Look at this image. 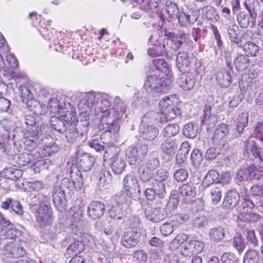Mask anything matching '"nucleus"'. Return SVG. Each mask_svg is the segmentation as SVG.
Instances as JSON below:
<instances>
[{
    "instance_id": "nucleus-1",
    "label": "nucleus",
    "mask_w": 263,
    "mask_h": 263,
    "mask_svg": "<svg viewBox=\"0 0 263 263\" xmlns=\"http://www.w3.org/2000/svg\"><path fill=\"white\" fill-rule=\"evenodd\" d=\"M171 85L172 81L168 77L155 73L147 77L143 88L147 93L157 96L167 91Z\"/></svg>"
},
{
    "instance_id": "nucleus-2",
    "label": "nucleus",
    "mask_w": 263,
    "mask_h": 263,
    "mask_svg": "<svg viewBox=\"0 0 263 263\" xmlns=\"http://www.w3.org/2000/svg\"><path fill=\"white\" fill-rule=\"evenodd\" d=\"M257 4V0H246L244 5L248 10V13L240 12L237 16V20L242 28H247L249 26L253 27L256 23V15L253 14L252 11L254 10V6Z\"/></svg>"
},
{
    "instance_id": "nucleus-3",
    "label": "nucleus",
    "mask_w": 263,
    "mask_h": 263,
    "mask_svg": "<svg viewBox=\"0 0 263 263\" xmlns=\"http://www.w3.org/2000/svg\"><path fill=\"white\" fill-rule=\"evenodd\" d=\"M174 97H166L163 98L159 102V107L162 117L166 121L171 120L178 115H181V111L175 104Z\"/></svg>"
},
{
    "instance_id": "nucleus-4",
    "label": "nucleus",
    "mask_w": 263,
    "mask_h": 263,
    "mask_svg": "<svg viewBox=\"0 0 263 263\" xmlns=\"http://www.w3.org/2000/svg\"><path fill=\"white\" fill-rule=\"evenodd\" d=\"M48 106L52 113L58 114L66 122L67 124L71 123L75 121L76 112L74 111V109L63 107L57 100H50L48 104Z\"/></svg>"
},
{
    "instance_id": "nucleus-5",
    "label": "nucleus",
    "mask_w": 263,
    "mask_h": 263,
    "mask_svg": "<svg viewBox=\"0 0 263 263\" xmlns=\"http://www.w3.org/2000/svg\"><path fill=\"white\" fill-rule=\"evenodd\" d=\"M148 152L146 144L138 143L129 146L126 151L127 160L130 165H135L138 159L144 157Z\"/></svg>"
},
{
    "instance_id": "nucleus-6",
    "label": "nucleus",
    "mask_w": 263,
    "mask_h": 263,
    "mask_svg": "<svg viewBox=\"0 0 263 263\" xmlns=\"http://www.w3.org/2000/svg\"><path fill=\"white\" fill-rule=\"evenodd\" d=\"M109 107L110 103L107 99L100 95H96L95 112L98 118H101L102 123L106 121L105 118L110 116Z\"/></svg>"
},
{
    "instance_id": "nucleus-7",
    "label": "nucleus",
    "mask_w": 263,
    "mask_h": 263,
    "mask_svg": "<svg viewBox=\"0 0 263 263\" xmlns=\"http://www.w3.org/2000/svg\"><path fill=\"white\" fill-rule=\"evenodd\" d=\"M148 117V115H146L142 119L140 132L143 140L152 141L158 135L159 130L157 127L146 123Z\"/></svg>"
},
{
    "instance_id": "nucleus-8",
    "label": "nucleus",
    "mask_w": 263,
    "mask_h": 263,
    "mask_svg": "<svg viewBox=\"0 0 263 263\" xmlns=\"http://www.w3.org/2000/svg\"><path fill=\"white\" fill-rule=\"evenodd\" d=\"M35 217L37 224L42 227L50 225L53 220L50 208L47 205L41 204Z\"/></svg>"
},
{
    "instance_id": "nucleus-9",
    "label": "nucleus",
    "mask_w": 263,
    "mask_h": 263,
    "mask_svg": "<svg viewBox=\"0 0 263 263\" xmlns=\"http://www.w3.org/2000/svg\"><path fill=\"white\" fill-rule=\"evenodd\" d=\"M17 233V231L13 227V224L4 218L0 213V236L4 239L13 240Z\"/></svg>"
},
{
    "instance_id": "nucleus-10",
    "label": "nucleus",
    "mask_w": 263,
    "mask_h": 263,
    "mask_svg": "<svg viewBox=\"0 0 263 263\" xmlns=\"http://www.w3.org/2000/svg\"><path fill=\"white\" fill-rule=\"evenodd\" d=\"M70 177L72 180V182L67 178H64L62 180L61 185L63 187L69 189L70 190H72L73 188L76 190H81L83 186V181L82 175L80 171L77 170L74 173L71 171Z\"/></svg>"
},
{
    "instance_id": "nucleus-11",
    "label": "nucleus",
    "mask_w": 263,
    "mask_h": 263,
    "mask_svg": "<svg viewBox=\"0 0 263 263\" xmlns=\"http://www.w3.org/2000/svg\"><path fill=\"white\" fill-rule=\"evenodd\" d=\"M104 123L101 122L99 124L98 127L100 130H104V136L109 134H113L114 137H117V134L120 129V126L118 121L119 120L115 119V117L112 118L111 117L105 118Z\"/></svg>"
},
{
    "instance_id": "nucleus-12",
    "label": "nucleus",
    "mask_w": 263,
    "mask_h": 263,
    "mask_svg": "<svg viewBox=\"0 0 263 263\" xmlns=\"http://www.w3.org/2000/svg\"><path fill=\"white\" fill-rule=\"evenodd\" d=\"M4 254L9 257H20L26 254V250L18 243L8 242L4 247Z\"/></svg>"
},
{
    "instance_id": "nucleus-13",
    "label": "nucleus",
    "mask_w": 263,
    "mask_h": 263,
    "mask_svg": "<svg viewBox=\"0 0 263 263\" xmlns=\"http://www.w3.org/2000/svg\"><path fill=\"white\" fill-rule=\"evenodd\" d=\"M140 240V233L136 229L129 228L124 234L121 242L126 248H131L137 245Z\"/></svg>"
},
{
    "instance_id": "nucleus-14",
    "label": "nucleus",
    "mask_w": 263,
    "mask_h": 263,
    "mask_svg": "<svg viewBox=\"0 0 263 263\" xmlns=\"http://www.w3.org/2000/svg\"><path fill=\"white\" fill-rule=\"evenodd\" d=\"M204 247L203 243L197 239H192L186 242L181 252L186 256L201 252Z\"/></svg>"
},
{
    "instance_id": "nucleus-15",
    "label": "nucleus",
    "mask_w": 263,
    "mask_h": 263,
    "mask_svg": "<svg viewBox=\"0 0 263 263\" xmlns=\"http://www.w3.org/2000/svg\"><path fill=\"white\" fill-rule=\"evenodd\" d=\"M96 100V95L92 92L87 93L79 102L78 108L82 111V113L86 114L90 111L93 107H95Z\"/></svg>"
},
{
    "instance_id": "nucleus-16",
    "label": "nucleus",
    "mask_w": 263,
    "mask_h": 263,
    "mask_svg": "<svg viewBox=\"0 0 263 263\" xmlns=\"http://www.w3.org/2000/svg\"><path fill=\"white\" fill-rule=\"evenodd\" d=\"M105 211L104 204L98 201H92L88 206V215L93 219H99Z\"/></svg>"
},
{
    "instance_id": "nucleus-17",
    "label": "nucleus",
    "mask_w": 263,
    "mask_h": 263,
    "mask_svg": "<svg viewBox=\"0 0 263 263\" xmlns=\"http://www.w3.org/2000/svg\"><path fill=\"white\" fill-rule=\"evenodd\" d=\"M52 198L53 204L57 209L61 212L65 210L66 200L64 191L61 188L54 189L52 194Z\"/></svg>"
},
{
    "instance_id": "nucleus-18",
    "label": "nucleus",
    "mask_w": 263,
    "mask_h": 263,
    "mask_svg": "<svg viewBox=\"0 0 263 263\" xmlns=\"http://www.w3.org/2000/svg\"><path fill=\"white\" fill-rule=\"evenodd\" d=\"M244 156L253 160L259 157L261 153L256 143L253 140H249L245 142Z\"/></svg>"
},
{
    "instance_id": "nucleus-19",
    "label": "nucleus",
    "mask_w": 263,
    "mask_h": 263,
    "mask_svg": "<svg viewBox=\"0 0 263 263\" xmlns=\"http://www.w3.org/2000/svg\"><path fill=\"white\" fill-rule=\"evenodd\" d=\"M168 212L164 213V209L155 208L152 211L146 210L145 214L146 218L154 222H159L164 219L168 215Z\"/></svg>"
},
{
    "instance_id": "nucleus-20",
    "label": "nucleus",
    "mask_w": 263,
    "mask_h": 263,
    "mask_svg": "<svg viewBox=\"0 0 263 263\" xmlns=\"http://www.w3.org/2000/svg\"><path fill=\"white\" fill-rule=\"evenodd\" d=\"M123 187L125 191L130 194L132 190L140 193V189L137 178L133 175H126L123 180Z\"/></svg>"
},
{
    "instance_id": "nucleus-21",
    "label": "nucleus",
    "mask_w": 263,
    "mask_h": 263,
    "mask_svg": "<svg viewBox=\"0 0 263 263\" xmlns=\"http://www.w3.org/2000/svg\"><path fill=\"white\" fill-rule=\"evenodd\" d=\"M190 62L189 60L188 53L185 51L179 52L176 58V66L182 73H184L189 70Z\"/></svg>"
},
{
    "instance_id": "nucleus-22",
    "label": "nucleus",
    "mask_w": 263,
    "mask_h": 263,
    "mask_svg": "<svg viewBox=\"0 0 263 263\" xmlns=\"http://www.w3.org/2000/svg\"><path fill=\"white\" fill-rule=\"evenodd\" d=\"M216 80L221 87H227L232 83L231 73L226 68H222L217 72Z\"/></svg>"
},
{
    "instance_id": "nucleus-23",
    "label": "nucleus",
    "mask_w": 263,
    "mask_h": 263,
    "mask_svg": "<svg viewBox=\"0 0 263 263\" xmlns=\"http://www.w3.org/2000/svg\"><path fill=\"white\" fill-rule=\"evenodd\" d=\"M209 187V197L211 201L213 204H217L220 202L222 197L223 185L219 183H216Z\"/></svg>"
},
{
    "instance_id": "nucleus-24",
    "label": "nucleus",
    "mask_w": 263,
    "mask_h": 263,
    "mask_svg": "<svg viewBox=\"0 0 263 263\" xmlns=\"http://www.w3.org/2000/svg\"><path fill=\"white\" fill-rule=\"evenodd\" d=\"M211 108L210 105H205L201 118L202 124L207 125L209 128L214 127L217 122V117L214 115L211 114Z\"/></svg>"
},
{
    "instance_id": "nucleus-25",
    "label": "nucleus",
    "mask_w": 263,
    "mask_h": 263,
    "mask_svg": "<svg viewBox=\"0 0 263 263\" xmlns=\"http://www.w3.org/2000/svg\"><path fill=\"white\" fill-rule=\"evenodd\" d=\"M95 162L94 156L90 155L88 153H85L82 155L78 163L79 167L82 171L87 172L90 170Z\"/></svg>"
},
{
    "instance_id": "nucleus-26",
    "label": "nucleus",
    "mask_w": 263,
    "mask_h": 263,
    "mask_svg": "<svg viewBox=\"0 0 263 263\" xmlns=\"http://www.w3.org/2000/svg\"><path fill=\"white\" fill-rule=\"evenodd\" d=\"M50 123L51 127L60 134L65 133L67 129V126L70 123L67 124L63 119H61L57 116H52L50 119Z\"/></svg>"
},
{
    "instance_id": "nucleus-27",
    "label": "nucleus",
    "mask_w": 263,
    "mask_h": 263,
    "mask_svg": "<svg viewBox=\"0 0 263 263\" xmlns=\"http://www.w3.org/2000/svg\"><path fill=\"white\" fill-rule=\"evenodd\" d=\"M239 198L240 196L236 191L229 190L224 197V206L228 209L233 208L237 204Z\"/></svg>"
},
{
    "instance_id": "nucleus-28",
    "label": "nucleus",
    "mask_w": 263,
    "mask_h": 263,
    "mask_svg": "<svg viewBox=\"0 0 263 263\" xmlns=\"http://www.w3.org/2000/svg\"><path fill=\"white\" fill-rule=\"evenodd\" d=\"M115 106L112 110L115 119L120 120L125 112L126 105L121 99L117 97L114 100Z\"/></svg>"
},
{
    "instance_id": "nucleus-29",
    "label": "nucleus",
    "mask_w": 263,
    "mask_h": 263,
    "mask_svg": "<svg viewBox=\"0 0 263 263\" xmlns=\"http://www.w3.org/2000/svg\"><path fill=\"white\" fill-rule=\"evenodd\" d=\"M179 201L180 196L178 192L176 190L172 191L170 196L169 200L166 205L165 212L171 213L174 211L177 208Z\"/></svg>"
},
{
    "instance_id": "nucleus-30",
    "label": "nucleus",
    "mask_w": 263,
    "mask_h": 263,
    "mask_svg": "<svg viewBox=\"0 0 263 263\" xmlns=\"http://www.w3.org/2000/svg\"><path fill=\"white\" fill-rule=\"evenodd\" d=\"M110 165L115 174H120L124 170L126 164L123 159L115 154L110 159Z\"/></svg>"
},
{
    "instance_id": "nucleus-31",
    "label": "nucleus",
    "mask_w": 263,
    "mask_h": 263,
    "mask_svg": "<svg viewBox=\"0 0 263 263\" xmlns=\"http://www.w3.org/2000/svg\"><path fill=\"white\" fill-rule=\"evenodd\" d=\"M228 34L231 41L238 46H242V36L240 31L236 25L230 26L228 28Z\"/></svg>"
},
{
    "instance_id": "nucleus-32",
    "label": "nucleus",
    "mask_w": 263,
    "mask_h": 263,
    "mask_svg": "<svg viewBox=\"0 0 263 263\" xmlns=\"http://www.w3.org/2000/svg\"><path fill=\"white\" fill-rule=\"evenodd\" d=\"M85 248V245L82 241L79 240L74 241L68 247L65 255H68V257L76 256L83 251Z\"/></svg>"
},
{
    "instance_id": "nucleus-33",
    "label": "nucleus",
    "mask_w": 263,
    "mask_h": 263,
    "mask_svg": "<svg viewBox=\"0 0 263 263\" xmlns=\"http://www.w3.org/2000/svg\"><path fill=\"white\" fill-rule=\"evenodd\" d=\"M219 174L215 170H210L206 174L202 182V186L204 187H209L213 184L219 183Z\"/></svg>"
},
{
    "instance_id": "nucleus-34",
    "label": "nucleus",
    "mask_w": 263,
    "mask_h": 263,
    "mask_svg": "<svg viewBox=\"0 0 263 263\" xmlns=\"http://www.w3.org/2000/svg\"><path fill=\"white\" fill-rule=\"evenodd\" d=\"M161 148L162 152L170 157L174 155L178 145L175 140L166 139L162 143Z\"/></svg>"
},
{
    "instance_id": "nucleus-35",
    "label": "nucleus",
    "mask_w": 263,
    "mask_h": 263,
    "mask_svg": "<svg viewBox=\"0 0 263 263\" xmlns=\"http://www.w3.org/2000/svg\"><path fill=\"white\" fill-rule=\"evenodd\" d=\"M229 130V126L227 124L222 123L218 125L213 135V142L219 143L227 136Z\"/></svg>"
},
{
    "instance_id": "nucleus-36",
    "label": "nucleus",
    "mask_w": 263,
    "mask_h": 263,
    "mask_svg": "<svg viewBox=\"0 0 263 263\" xmlns=\"http://www.w3.org/2000/svg\"><path fill=\"white\" fill-rule=\"evenodd\" d=\"M2 173L6 179L16 181L22 176L23 172L17 168L6 167Z\"/></svg>"
},
{
    "instance_id": "nucleus-37",
    "label": "nucleus",
    "mask_w": 263,
    "mask_h": 263,
    "mask_svg": "<svg viewBox=\"0 0 263 263\" xmlns=\"http://www.w3.org/2000/svg\"><path fill=\"white\" fill-rule=\"evenodd\" d=\"M234 65L237 70L242 71L250 65V59L247 55H238L234 60Z\"/></svg>"
},
{
    "instance_id": "nucleus-38",
    "label": "nucleus",
    "mask_w": 263,
    "mask_h": 263,
    "mask_svg": "<svg viewBox=\"0 0 263 263\" xmlns=\"http://www.w3.org/2000/svg\"><path fill=\"white\" fill-rule=\"evenodd\" d=\"M84 120L81 119L77 120V123L75 124V129L79 135L80 137H84L88 130L89 118L87 116H84ZM80 118H81V117H80Z\"/></svg>"
},
{
    "instance_id": "nucleus-39",
    "label": "nucleus",
    "mask_w": 263,
    "mask_h": 263,
    "mask_svg": "<svg viewBox=\"0 0 263 263\" xmlns=\"http://www.w3.org/2000/svg\"><path fill=\"white\" fill-rule=\"evenodd\" d=\"M179 23L181 26H187L194 23L197 17L194 15H190L184 12H179L176 15Z\"/></svg>"
},
{
    "instance_id": "nucleus-40",
    "label": "nucleus",
    "mask_w": 263,
    "mask_h": 263,
    "mask_svg": "<svg viewBox=\"0 0 263 263\" xmlns=\"http://www.w3.org/2000/svg\"><path fill=\"white\" fill-rule=\"evenodd\" d=\"M33 135L24 138V147L29 152L34 150L39 143L38 134H35V132H33Z\"/></svg>"
},
{
    "instance_id": "nucleus-41",
    "label": "nucleus",
    "mask_w": 263,
    "mask_h": 263,
    "mask_svg": "<svg viewBox=\"0 0 263 263\" xmlns=\"http://www.w3.org/2000/svg\"><path fill=\"white\" fill-rule=\"evenodd\" d=\"M183 134L189 138H194L198 134V125L190 122L184 125L182 129Z\"/></svg>"
},
{
    "instance_id": "nucleus-42",
    "label": "nucleus",
    "mask_w": 263,
    "mask_h": 263,
    "mask_svg": "<svg viewBox=\"0 0 263 263\" xmlns=\"http://www.w3.org/2000/svg\"><path fill=\"white\" fill-rule=\"evenodd\" d=\"M181 195L186 198L193 197L196 195V189L193 183L183 184L179 188Z\"/></svg>"
},
{
    "instance_id": "nucleus-43",
    "label": "nucleus",
    "mask_w": 263,
    "mask_h": 263,
    "mask_svg": "<svg viewBox=\"0 0 263 263\" xmlns=\"http://www.w3.org/2000/svg\"><path fill=\"white\" fill-rule=\"evenodd\" d=\"M112 183V177L108 170H104L100 172L99 185L107 189Z\"/></svg>"
},
{
    "instance_id": "nucleus-44",
    "label": "nucleus",
    "mask_w": 263,
    "mask_h": 263,
    "mask_svg": "<svg viewBox=\"0 0 263 263\" xmlns=\"http://www.w3.org/2000/svg\"><path fill=\"white\" fill-rule=\"evenodd\" d=\"M138 173L141 181L143 182L151 181L154 175V172L145 167L143 164L139 167Z\"/></svg>"
},
{
    "instance_id": "nucleus-45",
    "label": "nucleus",
    "mask_w": 263,
    "mask_h": 263,
    "mask_svg": "<svg viewBox=\"0 0 263 263\" xmlns=\"http://www.w3.org/2000/svg\"><path fill=\"white\" fill-rule=\"evenodd\" d=\"M209 235L211 239L219 241L224 237V230L220 227H214L210 229Z\"/></svg>"
},
{
    "instance_id": "nucleus-46",
    "label": "nucleus",
    "mask_w": 263,
    "mask_h": 263,
    "mask_svg": "<svg viewBox=\"0 0 263 263\" xmlns=\"http://www.w3.org/2000/svg\"><path fill=\"white\" fill-rule=\"evenodd\" d=\"M233 246L240 254L242 252L245 248L244 238L240 233H236L233 237Z\"/></svg>"
},
{
    "instance_id": "nucleus-47",
    "label": "nucleus",
    "mask_w": 263,
    "mask_h": 263,
    "mask_svg": "<svg viewBox=\"0 0 263 263\" xmlns=\"http://www.w3.org/2000/svg\"><path fill=\"white\" fill-rule=\"evenodd\" d=\"M179 131V126L178 124H169L163 129L162 134L165 137H171L176 135Z\"/></svg>"
},
{
    "instance_id": "nucleus-48",
    "label": "nucleus",
    "mask_w": 263,
    "mask_h": 263,
    "mask_svg": "<svg viewBox=\"0 0 263 263\" xmlns=\"http://www.w3.org/2000/svg\"><path fill=\"white\" fill-rule=\"evenodd\" d=\"M152 187L156 192V196L160 198H163L166 195L164 183L163 182H152Z\"/></svg>"
},
{
    "instance_id": "nucleus-49",
    "label": "nucleus",
    "mask_w": 263,
    "mask_h": 263,
    "mask_svg": "<svg viewBox=\"0 0 263 263\" xmlns=\"http://www.w3.org/2000/svg\"><path fill=\"white\" fill-rule=\"evenodd\" d=\"M165 9L167 14L172 17L176 16L179 12L177 4L170 0L166 1Z\"/></svg>"
},
{
    "instance_id": "nucleus-50",
    "label": "nucleus",
    "mask_w": 263,
    "mask_h": 263,
    "mask_svg": "<svg viewBox=\"0 0 263 263\" xmlns=\"http://www.w3.org/2000/svg\"><path fill=\"white\" fill-rule=\"evenodd\" d=\"M259 260L258 252L255 250H249L245 255L243 263H257Z\"/></svg>"
},
{
    "instance_id": "nucleus-51",
    "label": "nucleus",
    "mask_w": 263,
    "mask_h": 263,
    "mask_svg": "<svg viewBox=\"0 0 263 263\" xmlns=\"http://www.w3.org/2000/svg\"><path fill=\"white\" fill-rule=\"evenodd\" d=\"M129 193L124 191L121 194L115 195L112 198V201L116 203L117 205H122L126 203V202L130 199L129 196Z\"/></svg>"
},
{
    "instance_id": "nucleus-52",
    "label": "nucleus",
    "mask_w": 263,
    "mask_h": 263,
    "mask_svg": "<svg viewBox=\"0 0 263 263\" xmlns=\"http://www.w3.org/2000/svg\"><path fill=\"white\" fill-rule=\"evenodd\" d=\"M25 123L29 132H35V134H39L37 127L35 126L36 122L34 117L26 115L25 117Z\"/></svg>"
},
{
    "instance_id": "nucleus-53",
    "label": "nucleus",
    "mask_w": 263,
    "mask_h": 263,
    "mask_svg": "<svg viewBox=\"0 0 263 263\" xmlns=\"http://www.w3.org/2000/svg\"><path fill=\"white\" fill-rule=\"evenodd\" d=\"M162 47L164 50L166 52H171V50L173 51L177 50V46L175 44L172 34L168 37H166L163 39Z\"/></svg>"
},
{
    "instance_id": "nucleus-54",
    "label": "nucleus",
    "mask_w": 263,
    "mask_h": 263,
    "mask_svg": "<svg viewBox=\"0 0 263 263\" xmlns=\"http://www.w3.org/2000/svg\"><path fill=\"white\" fill-rule=\"evenodd\" d=\"M243 48L246 54L253 57L256 56L259 51V47L252 42L246 43L243 46Z\"/></svg>"
},
{
    "instance_id": "nucleus-55",
    "label": "nucleus",
    "mask_w": 263,
    "mask_h": 263,
    "mask_svg": "<svg viewBox=\"0 0 263 263\" xmlns=\"http://www.w3.org/2000/svg\"><path fill=\"white\" fill-rule=\"evenodd\" d=\"M108 215L111 218L121 219L123 216L122 209L119 205H112L108 210Z\"/></svg>"
},
{
    "instance_id": "nucleus-56",
    "label": "nucleus",
    "mask_w": 263,
    "mask_h": 263,
    "mask_svg": "<svg viewBox=\"0 0 263 263\" xmlns=\"http://www.w3.org/2000/svg\"><path fill=\"white\" fill-rule=\"evenodd\" d=\"M208 220L204 216H199L195 217L192 221L193 227L196 229L204 228L208 224Z\"/></svg>"
},
{
    "instance_id": "nucleus-57",
    "label": "nucleus",
    "mask_w": 263,
    "mask_h": 263,
    "mask_svg": "<svg viewBox=\"0 0 263 263\" xmlns=\"http://www.w3.org/2000/svg\"><path fill=\"white\" fill-rule=\"evenodd\" d=\"M67 129L68 130L66 134L67 141L69 143H73L77 140V138L79 137V135L76 132L75 128L71 125L70 124L67 126Z\"/></svg>"
},
{
    "instance_id": "nucleus-58",
    "label": "nucleus",
    "mask_w": 263,
    "mask_h": 263,
    "mask_svg": "<svg viewBox=\"0 0 263 263\" xmlns=\"http://www.w3.org/2000/svg\"><path fill=\"white\" fill-rule=\"evenodd\" d=\"M248 113L246 112H243L239 115L237 119V130H239L240 128L242 129L247 126L248 122Z\"/></svg>"
},
{
    "instance_id": "nucleus-59",
    "label": "nucleus",
    "mask_w": 263,
    "mask_h": 263,
    "mask_svg": "<svg viewBox=\"0 0 263 263\" xmlns=\"http://www.w3.org/2000/svg\"><path fill=\"white\" fill-rule=\"evenodd\" d=\"M187 177L188 172L185 168H179L176 170L174 173V178L178 182L184 181Z\"/></svg>"
},
{
    "instance_id": "nucleus-60",
    "label": "nucleus",
    "mask_w": 263,
    "mask_h": 263,
    "mask_svg": "<svg viewBox=\"0 0 263 263\" xmlns=\"http://www.w3.org/2000/svg\"><path fill=\"white\" fill-rule=\"evenodd\" d=\"M20 164L25 165L33 161L34 160V156L31 153H24L19 155Z\"/></svg>"
},
{
    "instance_id": "nucleus-61",
    "label": "nucleus",
    "mask_w": 263,
    "mask_h": 263,
    "mask_svg": "<svg viewBox=\"0 0 263 263\" xmlns=\"http://www.w3.org/2000/svg\"><path fill=\"white\" fill-rule=\"evenodd\" d=\"M191 159L194 165H199L203 159L202 155L199 149H194L191 154Z\"/></svg>"
},
{
    "instance_id": "nucleus-62",
    "label": "nucleus",
    "mask_w": 263,
    "mask_h": 263,
    "mask_svg": "<svg viewBox=\"0 0 263 263\" xmlns=\"http://www.w3.org/2000/svg\"><path fill=\"white\" fill-rule=\"evenodd\" d=\"M220 259L222 263H237V258L232 253H224Z\"/></svg>"
},
{
    "instance_id": "nucleus-63",
    "label": "nucleus",
    "mask_w": 263,
    "mask_h": 263,
    "mask_svg": "<svg viewBox=\"0 0 263 263\" xmlns=\"http://www.w3.org/2000/svg\"><path fill=\"white\" fill-rule=\"evenodd\" d=\"M101 139L96 138L89 141L88 145L97 152H101L105 149L104 146L101 144Z\"/></svg>"
},
{
    "instance_id": "nucleus-64",
    "label": "nucleus",
    "mask_w": 263,
    "mask_h": 263,
    "mask_svg": "<svg viewBox=\"0 0 263 263\" xmlns=\"http://www.w3.org/2000/svg\"><path fill=\"white\" fill-rule=\"evenodd\" d=\"M161 234L165 236L171 234L174 231V226L172 223H164L161 225L160 228Z\"/></svg>"
}]
</instances>
